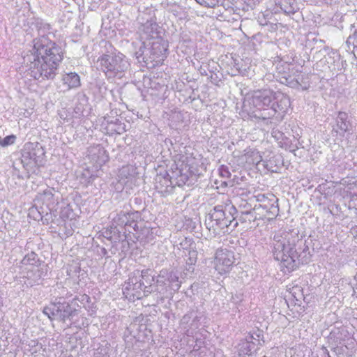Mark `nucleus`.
Wrapping results in <instances>:
<instances>
[{"label": "nucleus", "mask_w": 357, "mask_h": 357, "mask_svg": "<svg viewBox=\"0 0 357 357\" xmlns=\"http://www.w3.org/2000/svg\"><path fill=\"white\" fill-rule=\"evenodd\" d=\"M353 52H354V54L355 57L357 58V47L356 48V47L354 48Z\"/></svg>", "instance_id": "aec40b11"}, {"label": "nucleus", "mask_w": 357, "mask_h": 357, "mask_svg": "<svg viewBox=\"0 0 357 357\" xmlns=\"http://www.w3.org/2000/svg\"><path fill=\"white\" fill-rule=\"evenodd\" d=\"M274 259L280 261V268L284 274L290 273L298 268L297 259L299 254L296 245L289 235L282 240L277 241L273 250Z\"/></svg>", "instance_id": "f03ea898"}, {"label": "nucleus", "mask_w": 357, "mask_h": 357, "mask_svg": "<svg viewBox=\"0 0 357 357\" xmlns=\"http://www.w3.org/2000/svg\"><path fill=\"white\" fill-rule=\"evenodd\" d=\"M15 139V137L14 135H9L3 139L0 137V145L2 146H6L14 143Z\"/></svg>", "instance_id": "dca6fc26"}, {"label": "nucleus", "mask_w": 357, "mask_h": 357, "mask_svg": "<svg viewBox=\"0 0 357 357\" xmlns=\"http://www.w3.org/2000/svg\"><path fill=\"white\" fill-rule=\"evenodd\" d=\"M101 67L105 73L107 72H119L121 70V63L122 59L119 56H109L104 54L99 59Z\"/></svg>", "instance_id": "1a4fd4ad"}, {"label": "nucleus", "mask_w": 357, "mask_h": 357, "mask_svg": "<svg viewBox=\"0 0 357 357\" xmlns=\"http://www.w3.org/2000/svg\"><path fill=\"white\" fill-rule=\"evenodd\" d=\"M233 220V215L230 213H227L222 206H215L209 215L210 227L214 231L228 227Z\"/></svg>", "instance_id": "20e7f679"}, {"label": "nucleus", "mask_w": 357, "mask_h": 357, "mask_svg": "<svg viewBox=\"0 0 357 357\" xmlns=\"http://www.w3.org/2000/svg\"><path fill=\"white\" fill-rule=\"evenodd\" d=\"M354 38L357 39V29L355 30L354 33H353Z\"/></svg>", "instance_id": "6ab92c4d"}, {"label": "nucleus", "mask_w": 357, "mask_h": 357, "mask_svg": "<svg viewBox=\"0 0 357 357\" xmlns=\"http://www.w3.org/2000/svg\"><path fill=\"white\" fill-rule=\"evenodd\" d=\"M175 165L178 176L184 183L195 175L198 171L196 159L192 154L180 155L175 161Z\"/></svg>", "instance_id": "7ed1b4c3"}, {"label": "nucleus", "mask_w": 357, "mask_h": 357, "mask_svg": "<svg viewBox=\"0 0 357 357\" xmlns=\"http://www.w3.org/2000/svg\"><path fill=\"white\" fill-rule=\"evenodd\" d=\"M54 310L56 308H54V305L52 304L50 306L45 307L43 312L49 319H56Z\"/></svg>", "instance_id": "2eb2a0df"}, {"label": "nucleus", "mask_w": 357, "mask_h": 357, "mask_svg": "<svg viewBox=\"0 0 357 357\" xmlns=\"http://www.w3.org/2000/svg\"><path fill=\"white\" fill-rule=\"evenodd\" d=\"M245 163L249 165H257L262 160V156L257 150H251L244 154Z\"/></svg>", "instance_id": "9b49d317"}, {"label": "nucleus", "mask_w": 357, "mask_h": 357, "mask_svg": "<svg viewBox=\"0 0 357 357\" xmlns=\"http://www.w3.org/2000/svg\"><path fill=\"white\" fill-rule=\"evenodd\" d=\"M128 296L130 298H131V297H132V299H135V298L140 299L141 298V296H135L134 294L130 295L128 293H127V296Z\"/></svg>", "instance_id": "a211bd4d"}, {"label": "nucleus", "mask_w": 357, "mask_h": 357, "mask_svg": "<svg viewBox=\"0 0 357 357\" xmlns=\"http://www.w3.org/2000/svg\"><path fill=\"white\" fill-rule=\"evenodd\" d=\"M147 273V271L143 270L142 271V276L144 277Z\"/></svg>", "instance_id": "412c9836"}, {"label": "nucleus", "mask_w": 357, "mask_h": 357, "mask_svg": "<svg viewBox=\"0 0 357 357\" xmlns=\"http://www.w3.org/2000/svg\"><path fill=\"white\" fill-rule=\"evenodd\" d=\"M259 204L255 205L254 211L261 208L264 211L259 217V219H271L277 212L276 201L274 198L269 199L263 194L255 196Z\"/></svg>", "instance_id": "0eeeda50"}, {"label": "nucleus", "mask_w": 357, "mask_h": 357, "mask_svg": "<svg viewBox=\"0 0 357 357\" xmlns=\"http://www.w3.org/2000/svg\"><path fill=\"white\" fill-rule=\"evenodd\" d=\"M54 308H56L54 313L56 319L65 321L67 317L66 310L67 305L65 303L64 298H60L59 301L56 303H54Z\"/></svg>", "instance_id": "9d476101"}, {"label": "nucleus", "mask_w": 357, "mask_h": 357, "mask_svg": "<svg viewBox=\"0 0 357 357\" xmlns=\"http://www.w3.org/2000/svg\"><path fill=\"white\" fill-rule=\"evenodd\" d=\"M42 211H40L37 206H33L29 209V215L32 216L34 220H40L43 218V213H45L47 214V211H44L43 208H41Z\"/></svg>", "instance_id": "4468645a"}, {"label": "nucleus", "mask_w": 357, "mask_h": 357, "mask_svg": "<svg viewBox=\"0 0 357 357\" xmlns=\"http://www.w3.org/2000/svg\"><path fill=\"white\" fill-rule=\"evenodd\" d=\"M235 261V257L232 251L220 248L216 250L215 255V268L220 275L230 271Z\"/></svg>", "instance_id": "39448f33"}, {"label": "nucleus", "mask_w": 357, "mask_h": 357, "mask_svg": "<svg viewBox=\"0 0 357 357\" xmlns=\"http://www.w3.org/2000/svg\"><path fill=\"white\" fill-rule=\"evenodd\" d=\"M38 261L37 255L35 252H31L26 255L22 260L23 265H35Z\"/></svg>", "instance_id": "ddd939ff"}, {"label": "nucleus", "mask_w": 357, "mask_h": 357, "mask_svg": "<svg viewBox=\"0 0 357 357\" xmlns=\"http://www.w3.org/2000/svg\"><path fill=\"white\" fill-rule=\"evenodd\" d=\"M168 45L162 40H158L152 43L151 48V56L155 62V66L162 65L167 58Z\"/></svg>", "instance_id": "6e6552de"}, {"label": "nucleus", "mask_w": 357, "mask_h": 357, "mask_svg": "<svg viewBox=\"0 0 357 357\" xmlns=\"http://www.w3.org/2000/svg\"><path fill=\"white\" fill-rule=\"evenodd\" d=\"M80 86L79 76L76 73H68V89Z\"/></svg>", "instance_id": "f8f14e48"}, {"label": "nucleus", "mask_w": 357, "mask_h": 357, "mask_svg": "<svg viewBox=\"0 0 357 357\" xmlns=\"http://www.w3.org/2000/svg\"><path fill=\"white\" fill-rule=\"evenodd\" d=\"M59 115L61 119H62L63 121H65L66 116H67L65 109H62V110H59Z\"/></svg>", "instance_id": "f3484780"}, {"label": "nucleus", "mask_w": 357, "mask_h": 357, "mask_svg": "<svg viewBox=\"0 0 357 357\" xmlns=\"http://www.w3.org/2000/svg\"><path fill=\"white\" fill-rule=\"evenodd\" d=\"M45 151L42 146L38 143H27L24 145L22 151V158L29 160L28 163L33 162L36 165H40L43 161Z\"/></svg>", "instance_id": "423d86ee"}, {"label": "nucleus", "mask_w": 357, "mask_h": 357, "mask_svg": "<svg viewBox=\"0 0 357 357\" xmlns=\"http://www.w3.org/2000/svg\"><path fill=\"white\" fill-rule=\"evenodd\" d=\"M33 43V53L26 56L30 61V75L36 79L52 77L63 59L60 48L50 42L44 35L34 39Z\"/></svg>", "instance_id": "f257e3e1"}]
</instances>
